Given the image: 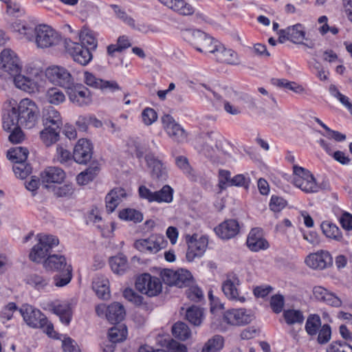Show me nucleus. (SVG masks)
<instances>
[{
  "mask_svg": "<svg viewBox=\"0 0 352 352\" xmlns=\"http://www.w3.org/2000/svg\"><path fill=\"white\" fill-rule=\"evenodd\" d=\"M25 323L32 328H41L50 337L54 336V326L47 317L38 309L24 305L19 310Z\"/></svg>",
  "mask_w": 352,
  "mask_h": 352,
  "instance_id": "f257e3e1",
  "label": "nucleus"
},
{
  "mask_svg": "<svg viewBox=\"0 0 352 352\" xmlns=\"http://www.w3.org/2000/svg\"><path fill=\"white\" fill-rule=\"evenodd\" d=\"M184 39L201 53H212L219 41L199 30H186L182 32Z\"/></svg>",
  "mask_w": 352,
  "mask_h": 352,
  "instance_id": "f03ea898",
  "label": "nucleus"
},
{
  "mask_svg": "<svg viewBox=\"0 0 352 352\" xmlns=\"http://www.w3.org/2000/svg\"><path fill=\"white\" fill-rule=\"evenodd\" d=\"M36 237L38 243L32 248L29 257L32 261L39 263L51 255L52 250L58 245L59 240L55 236L45 234H38Z\"/></svg>",
  "mask_w": 352,
  "mask_h": 352,
  "instance_id": "7ed1b4c3",
  "label": "nucleus"
},
{
  "mask_svg": "<svg viewBox=\"0 0 352 352\" xmlns=\"http://www.w3.org/2000/svg\"><path fill=\"white\" fill-rule=\"evenodd\" d=\"M21 126L32 129L38 122L39 109L36 103L29 98L21 100L16 108Z\"/></svg>",
  "mask_w": 352,
  "mask_h": 352,
  "instance_id": "20e7f679",
  "label": "nucleus"
},
{
  "mask_svg": "<svg viewBox=\"0 0 352 352\" xmlns=\"http://www.w3.org/2000/svg\"><path fill=\"white\" fill-rule=\"evenodd\" d=\"M293 172V183L301 190L306 193H314L319 190L320 187L309 170L294 165Z\"/></svg>",
  "mask_w": 352,
  "mask_h": 352,
  "instance_id": "39448f33",
  "label": "nucleus"
},
{
  "mask_svg": "<svg viewBox=\"0 0 352 352\" xmlns=\"http://www.w3.org/2000/svg\"><path fill=\"white\" fill-rule=\"evenodd\" d=\"M35 35L32 42L37 47L44 49L53 47L58 44L60 36L50 26L40 24L35 27Z\"/></svg>",
  "mask_w": 352,
  "mask_h": 352,
  "instance_id": "423d86ee",
  "label": "nucleus"
},
{
  "mask_svg": "<svg viewBox=\"0 0 352 352\" xmlns=\"http://www.w3.org/2000/svg\"><path fill=\"white\" fill-rule=\"evenodd\" d=\"M64 47L73 60L80 65H87L93 58L91 51L89 48L71 38L65 39Z\"/></svg>",
  "mask_w": 352,
  "mask_h": 352,
  "instance_id": "0eeeda50",
  "label": "nucleus"
},
{
  "mask_svg": "<svg viewBox=\"0 0 352 352\" xmlns=\"http://www.w3.org/2000/svg\"><path fill=\"white\" fill-rule=\"evenodd\" d=\"M135 288L142 294L152 297L161 293L162 285L159 278L143 274L137 278Z\"/></svg>",
  "mask_w": 352,
  "mask_h": 352,
  "instance_id": "6e6552de",
  "label": "nucleus"
},
{
  "mask_svg": "<svg viewBox=\"0 0 352 352\" xmlns=\"http://www.w3.org/2000/svg\"><path fill=\"white\" fill-rule=\"evenodd\" d=\"M46 78L52 84L67 89L74 82V78L67 69L62 66L53 65L45 70Z\"/></svg>",
  "mask_w": 352,
  "mask_h": 352,
  "instance_id": "1a4fd4ad",
  "label": "nucleus"
},
{
  "mask_svg": "<svg viewBox=\"0 0 352 352\" xmlns=\"http://www.w3.org/2000/svg\"><path fill=\"white\" fill-rule=\"evenodd\" d=\"M161 120L163 129L173 141L182 143L187 140V132L175 121L173 116L169 114H165L162 117Z\"/></svg>",
  "mask_w": 352,
  "mask_h": 352,
  "instance_id": "9d476101",
  "label": "nucleus"
},
{
  "mask_svg": "<svg viewBox=\"0 0 352 352\" xmlns=\"http://www.w3.org/2000/svg\"><path fill=\"white\" fill-rule=\"evenodd\" d=\"M0 69L11 76L21 72V63L17 54L10 48L4 49L0 53Z\"/></svg>",
  "mask_w": 352,
  "mask_h": 352,
  "instance_id": "9b49d317",
  "label": "nucleus"
},
{
  "mask_svg": "<svg viewBox=\"0 0 352 352\" xmlns=\"http://www.w3.org/2000/svg\"><path fill=\"white\" fill-rule=\"evenodd\" d=\"M69 101L78 107L88 105L91 102V96L88 88L80 83L73 82L67 89Z\"/></svg>",
  "mask_w": 352,
  "mask_h": 352,
  "instance_id": "f8f14e48",
  "label": "nucleus"
},
{
  "mask_svg": "<svg viewBox=\"0 0 352 352\" xmlns=\"http://www.w3.org/2000/svg\"><path fill=\"white\" fill-rule=\"evenodd\" d=\"M197 236V234L186 236L188 243L186 259L190 262L193 261L196 258L201 257L208 247V239L206 236H201L199 239Z\"/></svg>",
  "mask_w": 352,
  "mask_h": 352,
  "instance_id": "ddd939ff",
  "label": "nucleus"
},
{
  "mask_svg": "<svg viewBox=\"0 0 352 352\" xmlns=\"http://www.w3.org/2000/svg\"><path fill=\"white\" fill-rule=\"evenodd\" d=\"M254 319V315L252 311L243 308L228 310L223 315L224 321L234 326L248 324Z\"/></svg>",
  "mask_w": 352,
  "mask_h": 352,
  "instance_id": "4468645a",
  "label": "nucleus"
},
{
  "mask_svg": "<svg viewBox=\"0 0 352 352\" xmlns=\"http://www.w3.org/2000/svg\"><path fill=\"white\" fill-rule=\"evenodd\" d=\"M305 263L314 270H324L333 263V258L329 252L318 251L309 254L305 258Z\"/></svg>",
  "mask_w": 352,
  "mask_h": 352,
  "instance_id": "2eb2a0df",
  "label": "nucleus"
},
{
  "mask_svg": "<svg viewBox=\"0 0 352 352\" xmlns=\"http://www.w3.org/2000/svg\"><path fill=\"white\" fill-rule=\"evenodd\" d=\"M164 244L162 236L152 235L148 239L137 240L134 246L142 252L157 253L164 247Z\"/></svg>",
  "mask_w": 352,
  "mask_h": 352,
  "instance_id": "dca6fc26",
  "label": "nucleus"
},
{
  "mask_svg": "<svg viewBox=\"0 0 352 352\" xmlns=\"http://www.w3.org/2000/svg\"><path fill=\"white\" fill-rule=\"evenodd\" d=\"M92 144L87 139H80L76 144L73 158L78 164H85L92 157Z\"/></svg>",
  "mask_w": 352,
  "mask_h": 352,
  "instance_id": "f3484780",
  "label": "nucleus"
},
{
  "mask_svg": "<svg viewBox=\"0 0 352 352\" xmlns=\"http://www.w3.org/2000/svg\"><path fill=\"white\" fill-rule=\"evenodd\" d=\"M278 34V40L280 43L288 40L296 44L302 43V41L305 39V36L304 28L300 23L288 27L285 30H280Z\"/></svg>",
  "mask_w": 352,
  "mask_h": 352,
  "instance_id": "a211bd4d",
  "label": "nucleus"
},
{
  "mask_svg": "<svg viewBox=\"0 0 352 352\" xmlns=\"http://www.w3.org/2000/svg\"><path fill=\"white\" fill-rule=\"evenodd\" d=\"M240 285V280L235 274L228 276L226 280L222 284V290L226 296L233 300L243 302L245 300L244 296H240L237 287Z\"/></svg>",
  "mask_w": 352,
  "mask_h": 352,
  "instance_id": "6ab92c4d",
  "label": "nucleus"
},
{
  "mask_svg": "<svg viewBox=\"0 0 352 352\" xmlns=\"http://www.w3.org/2000/svg\"><path fill=\"white\" fill-rule=\"evenodd\" d=\"M213 54L217 61L230 65H239L238 54L231 49L226 48L219 41L214 46Z\"/></svg>",
  "mask_w": 352,
  "mask_h": 352,
  "instance_id": "aec40b11",
  "label": "nucleus"
},
{
  "mask_svg": "<svg viewBox=\"0 0 352 352\" xmlns=\"http://www.w3.org/2000/svg\"><path fill=\"white\" fill-rule=\"evenodd\" d=\"M314 297L319 301L333 307H340L342 305L341 299L334 293L329 292L321 286H316L313 289Z\"/></svg>",
  "mask_w": 352,
  "mask_h": 352,
  "instance_id": "412c9836",
  "label": "nucleus"
},
{
  "mask_svg": "<svg viewBox=\"0 0 352 352\" xmlns=\"http://www.w3.org/2000/svg\"><path fill=\"white\" fill-rule=\"evenodd\" d=\"M12 76H14V83L18 89L28 93L39 91L40 85L38 82V77L35 76L32 78L21 75L20 73Z\"/></svg>",
  "mask_w": 352,
  "mask_h": 352,
  "instance_id": "4be33fe9",
  "label": "nucleus"
},
{
  "mask_svg": "<svg viewBox=\"0 0 352 352\" xmlns=\"http://www.w3.org/2000/svg\"><path fill=\"white\" fill-rule=\"evenodd\" d=\"M42 120L44 127L61 129L62 118L60 112L53 107H47L43 111Z\"/></svg>",
  "mask_w": 352,
  "mask_h": 352,
  "instance_id": "5701e85b",
  "label": "nucleus"
},
{
  "mask_svg": "<svg viewBox=\"0 0 352 352\" xmlns=\"http://www.w3.org/2000/svg\"><path fill=\"white\" fill-rule=\"evenodd\" d=\"M65 177V172L58 167H48L41 174V179L46 188V185L54 186L60 184Z\"/></svg>",
  "mask_w": 352,
  "mask_h": 352,
  "instance_id": "b1692460",
  "label": "nucleus"
},
{
  "mask_svg": "<svg viewBox=\"0 0 352 352\" xmlns=\"http://www.w3.org/2000/svg\"><path fill=\"white\" fill-rule=\"evenodd\" d=\"M215 233L222 239H230L239 232V225L234 219L223 221L214 228Z\"/></svg>",
  "mask_w": 352,
  "mask_h": 352,
  "instance_id": "393cba45",
  "label": "nucleus"
},
{
  "mask_svg": "<svg viewBox=\"0 0 352 352\" xmlns=\"http://www.w3.org/2000/svg\"><path fill=\"white\" fill-rule=\"evenodd\" d=\"M247 245L252 251L258 252L268 248L269 243L263 238L261 230L253 228L248 234Z\"/></svg>",
  "mask_w": 352,
  "mask_h": 352,
  "instance_id": "a878e982",
  "label": "nucleus"
},
{
  "mask_svg": "<svg viewBox=\"0 0 352 352\" xmlns=\"http://www.w3.org/2000/svg\"><path fill=\"white\" fill-rule=\"evenodd\" d=\"M126 197V191L121 187L112 189L106 196V208L109 212H113Z\"/></svg>",
  "mask_w": 352,
  "mask_h": 352,
  "instance_id": "bb28decb",
  "label": "nucleus"
},
{
  "mask_svg": "<svg viewBox=\"0 0 352 352\" xmlns=\"http://www.w3.org/2000/svg\"><path fill=\"white\" fill-rule=\"evenodd\" d=\"M49 306L52 312L59 317L63 323L65 324H69L72 315V307L69 303L67 302H52L49 304Z\"/></svg>",
  "mask_w": 352,
  "mask_h": 352,
  "instance_id": "cd10ccee",
  "label": "nucleus"
},
{
  "mask_svg": "<svg viewBox=\"0 0 352 352\" xmlns=\"http://www.w3.org/2000/svg\"><path fill=\"white\" fill-rule=\"evenodd\" d=\"M43 266L46 270L61 272L65 271L67 267H72L68 265L66 258L63 255L51 254L49 255L43 261Z\"/></svg>",
  "mask_w": 352,
  "mask_h": 352,
  "instance_id": "c85d7f7f",
  "label": "nucleus"
},
{
  "mask_svg": "<svg viewBox=\"0 0 352 352\" xmlns=\"http://www.w3.org/2000/svg\"><path fill=\"white\" fill-rule=\"evenodd\" d=\"M164 6L183 16H190L195 12V8L185 0H166Z\"/></svg>",
  "mask_w": 352,
  "mask_h": 352,
  "instance_id": "c756f323",
  "label": "nucleus"
},
{
  "mask_svg": "<svg viewBox=\"0 0 352 352\" xmlns=\"http://www.w3.org/2000/svg\"><path fill=\"white\" fill-rule=\"evenodd\" d=\"M145 160L148 166L151 170V175L153 177L157 179H163L166 176V169L163 167V164L158 158L153 154L148 153L146 155Z\"/></svg>",
  "mask_w": 352,
  "mask_h": 352,
  "instance_id": "7c9ffc66",
  "label": "nucleus"
},
{
  "mask_svg": "<svg viewBox=\"0 0 352 352\" xmlns=\"http://www.w3.org/2000/svg\"><path fill=\"white\" fill-rule=\"evenodd\" d=\"M76 38L80 41V44L86 46L91 51L95 50L98 46V41L96 37L95 33L87 28H82L76 34Z\"/></svg>",
  "mask_w": 352,
  "mask_h": 352,
  "instance_id": "2f4dec72",
  "label": "nucleus"
},
{
  "mask_svg": "<svg viewBox=\"0 0 352 352\" xmlns=\"http://www.w3.org/2000/svg\"><path fill=\"white\" fill-rule=\"evenodd\" d=\"M92 288L99 298L108 299L110 297L109 283L104 276H97L92 283Z\"/></svg>",
  "mask_w": 352,
  "mask_h": 352,
  "instance_id": "473e14b6",
  "label": "nucleus"
},
{
  "mask_svg": "<svg viewBox=\"0 0 352 352\" xmlns=\"http://www.w3.org/2000/svg\"><path fill=\"white\" fill-rule=\"evenodd\" d=\"M12 31L19 33L27 41L32 42L35 35V28L22 21H15L11 25Z\"/></svg>",
  "mask_w": 352,
  "mask_h": 352,
  "instance_id": "72a5a7b5",
  "label": "nucleus"
},
{
  "mask_svg": "<svg viewBox=\"0 0 352 352\" xmlns=\"http://www.w3.org/2000/svg\"><path fill=\"white\" fill-rule=\"evenodd\" d=\"M125 316V310L122 305L113 302L107 307V319L111 323H119Z\"/></svg>",
  "mask_w": 352,
  "mask_h": 352,
  "instance_id": "f704fd0d",
  "label": "nucleus"
},
{
  "mask_svg": "<svg viewBox=\"0 0 352 352\" xmlns=\"http://www.w3.org/2000/svg\"><path fill=\"white\" fill-rule=\"evenodd\" d=\"M109 265L111 270L117 274H122L129 268L127 258L122 254L111 257Z\"/></svg>",
  "mask_w": 352,
  "mask_h": 352,
  "instance_id": "c9c22d12",
  "label": "nucleus"
},
{
  "mask_svg": "<svg viewBox=\"0 0 352 352\" xmlns=\"http://www.w3.org/2000/svg\"><path fill=\"white\" fill-rule=\"evenodd\" d=\"M2 125L3 129L6 131H10L12 129L21 126L19 123V118L16 107H12L11 110L4 114Z\"/></svg>",
  "mask_w": 352,
  "mask_h": 352,
  "instance_id": "e433bc0d",
  "label": "nucleus"
},
{
  "mask_svg": "<svg viewBox=\"0 0 352 352\" xmlns=\"http://www.w3.org/2000/svg\"><path fill=\"white\" fill-rule=\"evenodd\" d=\"M204 318V310L200 307L192 305L186 311V320L194 326L201 325Z\"/></svg>",
  "mask_w": 352,
  "mask_h": 352,
  "instance_id": "4c0bfd02",
  "label": "nucleus"
},
{
  "mask_svg": "<svg viewBox=\"0 0 352 352\" xmlns=\"http://www.w3.org/2000/svg\"><path fill=\"white\" fill-rule=\"evenodd\" d=\"M50 278L41 274H30L27 278V283L37 290H45L50 286Z\"/></svg>",
  "mask_w": 352,
  "mask_h": 352,
  "instance_id": "58836bf2",
  "label": "nucleus"
},
{
  "mask_svg": "<svg viewBox=\"0 0 352 352\" xmlns=\"http://www.w3.org/2000/svg\"><path fill=\"white\" fill-rule=\"evenodd\" d=\"M109 338L113 343L123 342L127 336V329L123 324H118L109 330Z\"/></svg>",
  "mask_w": 352,
  "mask_h": 352,
  "instance_id": "ea45409f",
  "label": "nucleus"
},
{
  "mask_svg": "<svg viewBox=\"0 0 352 352\" xmlns=\"http://www.w3.org/2000/svg\"><path fill=\"white\" fill-rule=\"evenodd\" d=\"M45 99L51 104L59 105L65 100V95L58 87H51L45 93Z\"/></svg>",
  "mask_w": 352,
  "mask_h": 352,
  "instance_id": "a19ab883",
  "label": "nucleus"
},
{
  "mask_svg": "<svg viewBox=\"0 0 352 352\" xmlns=\"http://www.w3.org/2000/svg\"><path fill=\"white\" fill-rule=\"evenodd\" d=\"M60 129L44 127L40 133V137L43 142L47 146H50L58 141Z\"/></svg>",
  "mask_w": 352,
  "mask_h": 352,
  "instance_id": "79ce46f5",
  "label": "nucleus"
},
{
  "mask_svg": "<svg viewBox=\"0 0 352 352\" xmlns=\"http://www.w3.org/2000/svg\"><path fill=\"white\" fill-rule=\"evenodd\" d=\"M29 151L27 148L16 146L8 151V159L14 164L25 162L28 158Z\"/></svg>",
  "mask_w": 352,
  "mask_h": 352,
  "instance_id": "37998d69",
  "label": "nucleus"
},
{
  "mask_svg": "<svg viewBox=\"0 0 352 352\" xmlns=\"http://www.w3.org/2000/svg\"><path fill=\"white\" fill-rule=\"evenodd\" d=\"M283 317L286 323L289 325L302 324L305 320L302 312L294 309L284 310Z\"/></svg>",
  "mask_w": 352,
  "mask_h": 352,
  "instance_id": "c03bdc74",
  "label": "nucleus"
},
{
  "mask_svg": "<svg viewBox=\"0 0 352 352\" xmlns=\"http://www.w3.org/2000/svg\"><path fill=\"white\" fill-rule=\"evenodd\" d=\"M321 229L324 234L328 237L333 239L336 241H341L342 239V233L335 224L328 222L324 221L321 224Z\"/></svg>",
  "mask_w": 352,
  "mask_h": 352,
  "instance_id": "a18cd8bd",
  "label": "nucleus"
},
{
  "mask_svg": "<svg viewBox=\"0 0 352 352\" xmlns=\"http://www.w3.org/2000/svg\"><path fill=\"white\" fill-rule=\"evenodd\" d=\"M46 188L50 189L56 197H69L74 191L72 184H65L61 186L46 185Z\"/></svg>",
  "mask_w": 352,
  "mask_h": 352,
  "instance_id": "49530a36",
  "label": "nucleus"
},
{
  "mask_svg": "<svg viewBox=\"0 0 352 352\" xmlns=\"http://www.w3.org/2000/svg\"><path fill=\"white\" fill-rule=\"evenodd\" d=\"M173 335L177 339L186 340L190 337L191 332L188 326L183 322H177L172 327Z\"/></svg>",
  "mask_w": 352,
  "mask_h": 352,
  "instance_id": "de8ad7c7",
  "label": "nucleus"
},
{
  "mask_svg": "<svg viewBox=\"0 0 352 352\" xmlns=\"http://www.w3.org/2000/svg\"><path fill=\"white\" fill-rule=\"evenodd\" d=\"M155 202L169 204L173 199V189L168 185L164 186L160 190L155 191Z\"/></svg>",
  "mask_w": 352,
  "mask_h": 352,
  "instance_id": "09e8293b",
  "label": "nucleus"
},
{
  "mask_svg": "<svg viewBox=\"0 0 352 352\" xmlns=\"http://www.w3.org/2000/svg\"><path fill=\"white\" fill-rule=\"evenodd\" d=\"M223 346V338L217 335L209 339L205 344L201 352H219Z\"/></svg>",
  "mask_w": 352,
  "mask_h": 352,
  "instance_id": "8fccbe9b",
  "label": "nucleus"
},
{
  "mask_svg": "<svg viewBox=\"0 0 352 352\" xmlns=\"http://www.w3.org/2000/svg\"><path fill=\"white\" fill-rule=\"evenodd\" d=\"M119 217L125 221H131L134 223H139L143 220V214L140 211L132 209L126 208L119 212Z\"/></svg>",
  "mask_w": 352,
  "mask_h": 352,
  "instance_id": "3c124183",
  "label": "nucleus"
},
{
  "mask_svg": "<svg viewBox=\"0 0 352 352\" xmlns=\"http://www.w3.org/2000/svg\"><path fill=\"white\" fill-rule=\"evenodd\" d=\"M98 168L97 166L89 167L85 171L81 172L76 177V181L80 185H86L91 182L97 175L98 173Z\"/></svg>",
  "mask_w": 352,
  "mask_h": 352,
  "instance_id": "603ef678",
  "label": "nucleus"
},
{
  "mask_svg": "<svg viewBox=\"0 0 352 352\" xmlns=\"http://www.w3.org/2000/svg\"><path fill=\"white\" fill-rule=\"evenodd\" d=\"M321 326V320L318 315H310L305 324V329L310 336H316L318 331V328Z\"/></svg>",
  "mask_w": 352,
  "mask_h": 352,
  "instance_id": "864d4df0",
  "label": "nucleus"
},
{
  "mask_svg": "<svg viewBox=\"0 0 352 352\" xmlns=\"http://www.w3.org/2000/svg\"><path fill=\"white\" fill-rule=\"evenodd\" d=\"M6 5V13L12 17L22 16L25 14L24 9L19 3L8 0L4 3Z\"/></svg>",
  "mask_w": 352,
  "mask_h": 352,
  "instance_id": "5fc2aeb1",
  "label": "nucleus"
},
{
  "mask_svg": "<svg viewBox=\"0 0 352 352\" xmlns=\"http://www.w3.org/2000/svg\"><path fill=\"white\" fill-rule=\"evenodd\" d=\"M72 278V268L67 267L65 271L60 272L54 276V285L56 287H62L67 285Z\"/></svg>",
  "mask_w": 352,
  "mask_h": 352,
  "instance_id": "6e6d98bb",
  "label": "nucleus"
},
{
  "mask_svg": "<svg viewBox=\"0 0 352 352\" xmlns=\"http://www.w3.org/2000/svg\"><path fill=\"white\" fill-rule=\"evenodd\" d=\"M175 285L178 287H188L192 282V276L190 272L186 270H178Z\"/></svg>",
  "mask_w": 352,
  "mask_h": 352,
  "instance_id": "4d7b16f0",
  "label": "nucleus"
},
{
  "mask_svg": "<svg viewBox=\"0 0 352 352\" xmlns=\"http://www.w3.org/2000/svg\"><path fill=\"white\" fill-rule=\"evenodd\" d=\"M116 16L133 29H136L135 20L118 5H111Z\"/></svg>",
  "mask_w": 352,
  "mask_h": 352,
  "instance_id": "13d9d810",
  "label": "nucleus"
},
{
  "mask_svg": "<svg viewBox=\"0 0 352 352\" xmlns=\"http://www.w3.org/2000/svg\"><path fill=\"white\" fill-rule=\"evenodd\" d=\"M12 168L15 175L21 179H25L32 172L31 166L25 162L14 164Z\"/></svg>",
  "mask_w": 352,
  "mask_h": 352,
  "instance_id": "bf43d9fd",
  "label": "nucleus"
},
{
  "mask_svg": "<svg viewBox=\"0 0 352 352\" xmlns=\"http://www.w3.org/2000/svg\"><path fill=\"white\" fill-rule=\"evenodd\" d=\"M218 186L221 191L226 189L231 184V173L229 170L220 169L219 170Z\"/></svg>",
  "mask_w": 352,
  "mask_h": 352,
  "instance_id": "052dcab7",
  "label": "nucleus"
},
{
  "mask_svg": "<svg viewBox=\"0 0 352 352\" xmlns=\"http://www.w3.org/2000/svg\"><path fill=\"white\" fill-rule=\"evenodd\" d=\"M327 352H352V346L345 342H333L327 349Z\"/></svg>",
  "mask_w": 352,
  "mask_h": 352,
  "instance_id": "680f3d73",
  "label": "nucleus"
},
{
  "mask_svg": "<svg viewBox=\"0 0 352 352\" xmlns=\"http://www.w3.org/2000/svg\"><path fill=\"white\" fill-rule=\"evenodd\" d=\"M123 296L126 300L135 305H140L143 301V297L131 288H126L124 290Z\"/></svg>",
  "mask_w": 352,
  "mask_h": 352,
  "instance_id": "e2e57ef3",
  "label": "nucleus"
},
{
  "mask_svg": "<svg viewBox=\"0 0 352 352\" xmlns=\"http://www.w3.org/2000/svg\"><path fill=\"white\" fill-rule=\"evenodd\" d=\"M284 304L285 299L283 295L276 294L271 297L270 307L276 314H279L283 311Z\"/></svg>",
  "mask_w": 352,
  "mask_h": 352,
  "instance_id": "0e129e2a",
  "label": "nucleus"
},
{
  "mask_svg": "<svg viewBox=\"0 0 352 352\" xmlns=\"http://www.w3.org/2000/svg\"><path fill=\"white\" fill-rule=\"evenodd\" d=\"M161 278L165 284L168 285H175L177 275V270L174 271L169 269H165L160 273Z\"/></svg>",
  "mask_w": 352,
  "mask_h": 352,
  "instance_id": "69168bd1",
  "label": "nucleus"
},
{
  "mask_svg": "<svg viewBox=\"0 0 352 352\" xmlns=\"http://www.w3.org/2000/svg\"><path fill=\"white\" fill-rule=\"evenodd\" d=\"M142 118L143 122L146 125L149 126L157 120V114L153 109L147 107L143 110L142 113Z\"/></svg>",
  "mask_w": 352,
  "mask_h": 352,
  "instance_id": "338daca9",
  "label": "nucleus"
},
{
  "mask_svg": "<svg viewBox=\"0 0 352 352\" xmlns=\"http://www.w3.org/2000/svg\"><path fill=\"white\" fill-rule=\"evenodd\" d=\"M250 179L243 174H238L232 177L230 186L243 187L246 189L249 188Z\"/></svg>",
  "mask_w": 352,
  "mask_h": 352,
  "instance_id": "774afa93",
  "label": "nucleus"
}]
</instances>
